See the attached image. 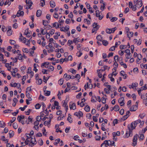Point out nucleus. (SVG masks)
Masks as SVG:
<instances>
[{
    "label": "nucleus",
    "mask_w": 147,
    "mask_h": 147,
    "mask_svg": "<svg viewBox=\"0 0 147 147\" xmlns=\"http://www.w3.org/2000/svg\"><path fill=\"white\" fill-rule=\"evenodd\" d=\"M141 122V120L138 119L132 122L130 125H128V127L129 129L131 128V129H134L136 126L137 125Z\"/></svg>",
    "instance_id": "f257e3e1"
},
{
    "label": "nucleus",
    "mask_w": 147,
    "mask_h": 147,
    "mask_svg": "<svg viewBox=\"0 0 147 147\" xmlns=\"http://www.w3.org/2000/svg\"><path fill=\"white\" fill-rule=\"evenodd\" d=\"M138 136L137 134H136L134 135V137L133 140V146H135L137 144V138Z\"/></svg>",
    "instance_id": "f03ea898"
},
{
    "label": "nucleus",
    "mask_w": 147,
    "mask_h": 147,
    "mask_svg": "<svg viewBox=\"0 0 147 147\" xmlns=\"http://www.w3.org/2000/svg\"><path fill=\"white\" fill-rule=\"evenodd\" d=\"M124 98L123 97L120 98L118 100V102L120 106H123L124 105Z\"/></svg>",
    "instance_id": "7ed1b4c3"
},
{
    "label": "nucleus",
    "mask_w": 147,
    "mask_h": 147,
    "mask_svg": "<svg viewBox=\"0 0 147 147\" xmlns=\"http://www.w3.org/2000/svg\"><path fill=\"white\" fill-rule=\"evenodd\" d=\"M69 26H66L65 27H63L60 28L61 31L66 32L69 29Z\"/></svg>",
    "instance_id": "20e7f679"
},
{
    "label": "nucleus",
    "mask_w": 147,
    "mask_h": 147,
    "mask_svg": "<svg viewBox=\"0 0 147 147\" xmlns=\"http://www.w3.org/2000/svg\"><path fill=\"white\" fill-rule=\"evenodd\" d=\"M69 107L71 109H72L74 110L76 109V104L74 103L71 102L70 103Z\"/></svg>",
    "instance_id": "39448f33"
},
{
    "label": "nucleus",
    "mask_w": 147,
    "mask_h": 147,
    "mask_svg": "<svg viewBox=\"0 0 147 147\" xmlns=\"http://www.w3.org/2000/svg\"><path fill=\"white\" fill-rule=\"evenodd\" d=\"M74 115L77 116L78 117L80 116V117L82 116L83 115V113L81 111H79L78 112H76L74 113Z\"/></svg>",
    "instance_id": "423d86ee"
},
{
    "label": "nucleus",
    "mask_w": 147,
    "mask_h": 147,
    "mask_svg": "<svg viewBox=\"0 0 147 147\" xmlns=\"http://www.w3.org/2000/svg\"><path fill=\"white\" fill-rule=\"evenodd\" d=\"M138 109V107L136 105H134L132 106L130 108V110L131 111H134Z\"/></svg>",
    "instance_id": "0eeeda50"
},
{
    "label": "nucleus",
    "mask_w": 147,
    "mask_h": 147,
    "mask_svg": "<svg viewBox=\"0 0 147 147\" xmlns=\"http://www.w3.org/2000/svg\"><path fill=\"white\" fill-rule=\"evenodd\" d=\"M24 14V12L23 11H20L18 10L17 12L16 16L17 17H19L20 16H22Z\"/></svg>",
    "instance_id": "6e6552de"
},
{
    "label": "nucleus",
    "mask_w": 147,
    "mask_h": 147,
    "mask_svg": "<svg viewBox=\"0 0 147 147\" xmlns=\"http://www.w3.org/2000/svg\"><path fill=\"white\" fill-rule=\"evenodd\" d=\"M138 85V83H137L136 84L135 83H133L131 84V85H129V87L130 89L131 88H134V87H137Z\"/></svg>",
    "instance_id": "1a4fd4ad"
},
{
    "label": "nucleus",
    "mask_w": 147,
    "mask_h": 147,
    "mask_svg": "<svg viewBox=\"0 0 147 147\" xmlns=\"http://www.w3.org/2000/svg\"><path fill=\"white\" fill-rule=\"evenodd\" d=\"M130 112L129 111H127L125 115H124L123 117V120H125L126 119L129 117V114L130 113Z\"/></svg>",
    "instance_id": "9d476101"
},
{
    "label": "nucleus",
    "mask_w": 147,
    "mask_h": 147,
    "mask_svg": "<svg viewBox=\"0 0 147 147\" xmlns=\"http://www.w3.org/2000/svg\"><path fill=\"white\" fill-rule=\"evenodd\" d=\"M67 102H66L65 101H64L62 105V106L63 107H64L65 108L66 111H67L68 108V106L67 105Z\"/></svg>",
    "instance_id": "9b49d317"
},
{
    "label": "nucleus",
    "mask_w": 147,
    "mask_h": 147,
    "mask_svg": "<svg viewBox=\"0 0 147 147\" xmlns=\"http://www.w3.org/2000/svg\"><path fill=\"white\" fill-rule=\"evenodd\" d=\"M143 3L142 1H140L137 4H136L137 7L138 8H139L141 7Z\"/></svg>",
    "instance_id": "f8f14e48"
},
{
    "label": "nucleus",
    "mask_w": 147,
    "mask_h": 147,
    "mask_svg": "<svg viewBox=\"0 0 147 147\" xmlns=\"http://www.w3.org/2000/svg\"><path fill=\"white\" fill-rule=\"evenodd\" d=\"M127 37L129 38V39H130V38L132 37L133 34V33L132 32H127Z\"/></svg>",
    "instance_id": "ddd939ff"
},
{
    "label": "nucleus",
    "mask_w": 147,
    "mask_h": 147,
    "mask_svg": "<svg viewBox=\"0 0 147 147\" xmlns=\"http://www.w3.org/2000/svg\"><path fill=\"white\" fill-rule=\"evenodd\" d=\"M93 27L94 28L98 30L99 29L100 26L98 25L97 24V23L94 22L93 24Z\"/></svg>",
    "instance_id": "4468645a"
},
{
    "label": "nucleus",
    "mask_w": 147,
    "mask_h": 147,
    "mask_svg": "<svg viewBox=\"0 0 147 147\" xmlns=\"http://www.w3.org/2000/svg\"><path fill=\"white\" fill-rule=\"evenodd\" d=\"M104 142L107 146H111V141L110 140H106Z\"/></svg>",
    "instance_id": "2eb2a0df"
},
{
    "label": "nucleus",
    "mask_w": 147,
    "mask_h": 147,
    "mask_svg": "<svg viewBox=\"0 0 147 147\" xmlns=\"http://www.w3.org/2000/svg\"><path fill=\"white\" fill-rule=\"evenodd\" d=\"M26 96L28 99H29L30 101H31L32 100L30 96V93L29 92H26Z\"/></svg>",
    "instance_id": "dca6fc26"
},
{
    "label": "nucleus",
    "mask_w": 147,
    "mask_h": 147,
    "mask_svg": "<svg viewBox=\"0 0 147 147\" xmlns=\"http://www.w3.org/2000/svg\"><path fill=\"white\" fill-rule=\"evenodd\" d=\"M42 11L40 10H38L37 11L36 16L37 17H40Z\"/></svg>",
    "instance_id": "f3484780"
},
{
    "label": "nucleus",
    "mask_w": 147,
    "mask_h": 147,
    "mask_svg": "<svg viewBox=\"0 0 147 147\" xmlns=\"http://www.w3.org/2000/svg\"><path fill=\"white\" fill-rule=\"evenodd\" d=\"M71 115L70 114H68V117L67 119V120L69 121V122L71 123L72 122V119L71 117Z\"/></svg>",
    "instance_id": "a211bd4d"
},
{
    "label": "nucleus",
    "mask_w": 147,
    "mask_h": 147,
    "mask_svg": "<svg viewBox=\"0 0 147 147\" xmlns=\"http://www.w3.org/2000/svg\"><path fill=\"white\" fill-rule=\"evenodd\" d=\"M50 6L52 8L54 7L55 6V2L53 1H51L50 2Z\"/></svg>",
    "instance_id": "6ab92c4d"
},
{
    "label": "nucleus",
    "mask_w": 147,
    "mask_h": 147,
    "mask_svg": "<svg viewBox=\"0 0 147 147\" xmlns=\"http://www.w3.org/2000/svg\"><path fill=\"white\" fill-rule=\"evenodd\" d=\"M45 67L48 68V69H50L52 71H53L54 70V67L53 66H45Z\"/></svg>",
    "instance_id": "aec40b11"
},
{
    "label": "nucleus",
    "mask_w": 147,
    "mask_h": 147,
    "mask_svg": "<svg viewBox=\"0 0 147 147\" xmlns=\"http://www.w3.org/2000/svg\"><path fill=\"white\" fill-rule=\"evenodd\" d=\"M5 126V123L3 121H0V127H3Z\"/></svg>",
    "instance_id": "412c9836"
},
{
    "label": "nucleus",
    "mask_w": 147,
    "mask_h": 147,
    "mask_svg": "<svg viewBox=\"0 0 147 147\" xmlns=\"http://www.w3.org/2000/svg\"><path fill=\"white\" fill-rule=\"evenodd\" d=\"M26 3L27 4H28V6L31 7L32 6V2L30 0H29L28 2L27 0L26 1Z\"/></svg>",
    "instance_id": "4be33fe9"
},
{
    "label": "nucleus",
    "mask_w": 147,
    "mask_h": 147,
    "mask_svg": "<svg viewBox=\"0 0 147 147\" xmlns=\"http://www.w3.org/2000/svg\"><path fill=\"white\" fill-rule=\"evenodd\" d=\"M84 109L86 111L88 112L90 111V108L89 106L87 105L85 107Z\"/></svg>",
    "instance_id": "5701e85b"
},
{
    "label": "nucleus",
    "mask_w": 147,
    "mask_h": 147,
    "mask_svg": "<svg viewBox=\"0 0 147 147\" xmlns=\"http://www.w3.org/2000/svg\"><path fill=\"white\" fill-rule=\"evenodd\" d=\"M27 31L26 32V30H25V34L26 35L27 37H29L31 35V34L30 32H28V30H27Z\"/></svg>",
    "instance_id": "b1692460"
},
{
    "label": "nucleus",
    "mask_w": 147,
    "mask_h": 147,
    "mask_svg": "<svg viewBox=\"0 0 147 147\" xmlns=\"http://www.w3.org/2000/svg\"><path fill=\"white\" fill-rule=\"evenodd\" d=\"M96 38L98 41H101L102 40V38L101 36L100 35H98L96 37Z\"/></svg>",
    "instance_id": "393cba45"
},
{
    "label": "nucleus",
    "mask_w": 147,
    "mask_h": 147,
    "mask_svg": "<svg viewBox=\"0 0 147 147\" xmlns=\"http://www.w3.org/2000/svg\"><path fill=\"white\" fill-rule=\"evenodd\" d=\"M5 66L7 68L8 70L9 71L11 70V66H9V64L6 63L5 64Z\"/></svg>",
    "instance_id": "a878e982"
},
{
    "label": "nucleus",
    "mask_w": 147,
    "mask_h": 147,
    "mask_svg": "<svg viewBox=\"0 0 147 147\" xmlns=\"http://www.w3.org/2000/svg\"><path fill=\"white\" fill-rule=\"evenodd\" d=\"M50 63L49 62H45L42 63L41 67H45V66L50 65Z\"/></svg>",
    "instance_id": "bb28decb"
},
{
    "label": "nucleus",
    "mask_w": 147,
    "mask_h": 147,
    "mask_svg": "<svg viewBox=\"0 0 147 147\" xmlns=\"http://www.w3.org/2000/svg\"><path fill=\"white\" fill-rule=\"evenodd\" d=\"M53 27H55L56 28H59V25L58 23L57 22H55L53 24Z\"/></svg>",
    "instance_id": "cd10ccee"
},
{
    "label": "nucleus",
    "mask_w": 147,
    "mask_h": 147,
    "mask_svg": "<svg viewBox=\"0 0 147 147\" xmlns=\"http://www.w3.org/2000/svg\"><path fill=\"white\" fill-rule=\"evenodd\" d=\"M10 138L13 137L14 135V132L11 130H10L9 131Z\"/></svg>",
    "instance_id": "c85d7f7f"
},
{
    "label": "nucleus",
    "mask_w": 147,
    "mask_h": 147,
    "mask_svg": "<svg viewBox=\"0 0 147 147\" xmlns=\"http://www.w3.org/2000/svg\"><path fill=\"white\" fill-rule=\"evenodd\" d=\"M113 109L115 111H119V106L118 105H115Z\"/></svg>",
    "instance_id": "c756f323"
},
{
    "label": "nucleus",
    "mask_w": 147,
    "mask_h": 147,
    "mask_svg": "<svg viewBox=\"0 0 147 147\" xmlns=\"http://www.w3.org/2000/svg\"><path fill=\"white\" fill-rule=\"evenodd\" d=\"M96 98V97L95 96H92L91 99V101L92 102H95L96 101L95 99Z\"/></svg>",
    "instance_id": "7c9ffc66"
},
{
    "label": "nucleus",
    "mask_w": 147,
    "mask_h": 147,
    "mask_svg": "<svg viewBox=\"0 0 147 147\" xmlns=\"http://www.w3.org/2000/svg\"><path fill=\"white\" fill-rule=\"evenodd\" d=\"M80 40L78 38L74 39L73 41L74 43H77L78 42H80Z\"/></svg>",
    "instance_id": "2f4dec72"
},
{
    "label": "nucleus",
    "mask_w": 147,
    "mask_h": 147,
    "mask_svg": "<svg viewBox=\"0 0 147 147\" xmlns=\"http://www.w3.org/2000/svg\"><path fill=\"white\" fill-rule=\"evenodd\" d=\"M1 139L3 141H5L7 143L8 142V140L6 139L5 136H3L1 138Z\"/></svg>",
    "instance_id": "473e14b6"
},
{
    "label": "nucleus",
    "mask_w": 147,
    "mask_h": 147,
    "mask_svg": "<svg viewBox=\"0 0 147 147\" xmlns=\"http://www.w3.org/2000/svg\"><path fill=\"white\" fill-rule=\"evenodd\" d=\"M37 65H38L36 63H34V65L33 70L35 71V72H36L38 71V69L36 68V67Z\"/></svg>",
    "instance_id": "72a5a7b5"
},
{
    "label": "nucleus",
    "mask_w": 147,
    "mask_h": 147,
    "mask_svg": "<svg viewBox=\"0 0 147 147\" xmlns=\"http://www.w3.org/2000/svg\"><path fill=\"white\" fill-rule=\"evenodd\" d=\"M44 93L45 94L46 96H49L50 94V92L49 91H47L45 92V90H44Z\"/></svg>",
    "instance_id": "f704fd0d"
},
{
    "label": "nucleus",
    "mask_w": 147,
    "mask_h": 147,
    "mask_svg": "<svg viewBox=\"0 0 147 147\" xmlns=\"http://www.w3.org/2000/svg\"><path fill=\"white\" fill-rule=\"evenodd\" d=\"M127 46L126 45H121L120 46V48L121 49H126Z\"/></svg>",
    "instance_id": "c9c22d12"
},
{
    "label": "nucleus",
    "mask_w": 147,
    "mask_h": 147,
    "mask_svg": "<svg viewBox=\"0 0 147 147\" xmlns=\"http://www.w3.org/2000/svg\"><path fill=\"white\" fill-rule=\"evenodd\" d=\"M60 140L59 138H58L57 139H56L55 140V142L54 143V144L55 145H57V144L59 143V142H60Z\"/></svg>",
    "instance_id": "e433bc0d"
},
{
    "label": "nucleus",
    "mask_w": 147,
    "mask_h": 147,
    "mask_svg": "<svg viewBox=\"0 0 147 147\" xmlns=\"http://www.w3.org/2000/svg\"><path fill=\"white\" fill-rule=\"evenodd\" d=\"M12 31L11 30H8L7 32V34L8 36H10L12 34Z\"/></svg>",
    "instance_id": "4c0bfd02"
},
{
    "label": "nucleus",
    "mask_w": 147,
    "mask_h": 147,
    "mask_svg": "<svg viewBox=\"0 0 147 147\" xmlns=\"http://www.w3.org/2000/svg\"><path fill=\"white\" fill-rule=\"evenodd\" d=\"M63 79H60L59 81H58V83L60 85H61L63 84Z\"/></svg>",
    "instance_id": "58836bf2"
},
{
    "label": "nucleus",
    "mask_w": 147,
    "mask_h": 147,
    "mask_svg": "<svg viewBox=\"0 0 147 147\" xmlns=\"http://www.w3.org/2000/svg\"><path fill=\"white\" fill-rule=\"evenodd\" d=\"M103 44L105 46H107L108 44V42L107 41L105 40H103L102 41Z\"/></svg>",
    "instance_id": "ea45409f"
},
{
    "label": "nucleus",
    "mask_w": 147,
    "mask_h": 147,
    "mask_svg": "<svg viewBox=\"0 0 147 147\" xmlns=\"http://www.w3.org/2000/svg\"><path fill=\"white\" fill-rule=\"evenodd\" d=\"M18 58L20 60H22V55L20 54H18Z\"/></svg>",
    "instance_id": "a19ab883"
},
{
    "label": "nucleus",
    "mask_w": 147,
    "mask_h": 147,
    "mask_svg": "<svg viewBox=\"0 0 147 147\" xmlns=\"http://www.w3.org/2000/svg\"><path fill=\"white\" fill-rule=\"evenodd\" d=\"M40 5L43 7L45 5V1L44 0H41L40 1Z\"/></svg>",
    "instance_id": "79ce46f5"
},
{
    "label": "nucleus",
    "mask_w": 147,
    "mask_h": 147,
    "mask_svg": "<svg viewBox=\"0 0 147 147\" xmlns=\"http://www.w3.org/2000/svg\"><path fill=\"white\" fill-rule=\"evenodd\" d=\"M13 127L14 129H16L18 127L17 124L16 123H14L13 125Z\"/></svg>",
    "instance_id": "37998d69"
},
{
    "label": "nucleus",
    "mask_w": 147,
    "mask_h": 147,
    "mask_svg": "<svg viewBox=\"0 0 147 147\" xmlns=\"http://www.w3.org/2000/svg\"><path fill=\"white\" fill-rule=\"evenodd\" d=\"M140 67L142 68H145L146 69H147V64H145V65H144L143 64H141L140 65Z\"/></svg>",
    "instance_id": "c03bdc74"
},
{
    "label": "nucleus",
    "mask_w": 147,
    "mask_h": 147,
    "mask_svg": "<svg viewBox=\"0 0 147 147\" xmlns=\"http://www.w3.org/2000/svg\"><path fill=\"white\" fill-rule=\"evenodd\" d=\"M41 33L43 35L45 34L47 32V31H44V30L42 28H41Z\"/></svg>",
    "instance_id": "a18cd8bd"
},
{
    "label": "nucleus",
    "mask_w": 147,
    "mask_h": 147,
    "mask_svg": "<svg viewBox=\"0 0 147 147\" xmlns=\"http://www.w3.org/2000/svg\"><path fill=\"white\" fill-rule=\"evenodd\" d=\"M87 86V88H91L92 87V85L91 84H88V83L87 82L86 84Z\"/></svg>",
    "instance_id": "49530a36"
},
{
    "label": "nucleus",
    "mask_w": 147,
    "mask_h": 147,
    "mask_svg": "<svg viewBox=\"0 0 147 147\" xmlns=\"http://www.w3.org/2000/svg\"><path fill=\"white\" fill-rule=\"evenodd\" d=\"M38 142L40 146H42L43 144V141L42 139H40Z\"/></svg>",
    "instance_id": "de8ad7c7"
},
{
    "label": "nucleus",
    "mask_w": 147,
    "mask_h": 147,
    "mask_svg": "<svg viewBox=\"0 0 147 147\" xmlns=\"http://www.w3.org/2000/svg\"><path fill=\"white\" fill-rule=\"evenodd\" d=\"M26 137H27V138L26 140L28 142H29V140H28V139L31 138V135L29 134H26Z\"/></svg>",
    "instance_id": "09e8293b"
},
{
    "label": "nucleus",
    "mask_w": 147,
    "mask_h": 147,
    "mask_svg": "<svg viewBox=\"0 0 147 147\" xmlns=\"http://www.w3.org/2000/svg\"><path fill=\"white\" fill-rule=\"evenodd\" d=\"M145 115V114L144 113H143L140 114L139 115V117H140V118L142 119L143 118Z\"/></svg>",
    "instance_id": "8fccbe9b"
},
{
    "label": "nucleus",
    "mask_w": 147,
    "mask_h": 147,
    "mask_svg": "<svg viewBox=\"0 0 147 147\" xmlns=\"http://www.w3.org/2000/svg\"><path fill=\"white\" fill-rule=\"evenodd\" d=\"M36 121H38L39 122L41 121V117H40L39 116H37L36 117Z\"/></svg>",
    "instance_id": "3c124183"
},
{
    "label": "nucleus",
    "mask_w": 147,
    "mask_h": 147,
    "mask_svg": "<svg viewBox=\"0 0 147 147\" xmlns=\"http://www.w3.org/2000/svg\"><path fill=\"white\" fill-rule=\"evenodd\" d=\"M2 30L3 32H5L6 31L7 29L5 27V26H3L2 27Z\"/></svg>",
    "instance_id": "603ef678"
},
{
    "label": "nucleus",
    "mask_w": 147,
    "mask_h": 147,
    "mask_svg": "<svg viewBox=\"0 0 147 147\" xmlns=\"http://www.w3.org/2000/svg\"><path fill=\"white\" fill-rule=\"evenodd\" d=\"M64 22V21L61 19H60L59 21V25L60 26H61V24H63Z\"/></svg>",
    "instance_id": "864d4df0"
},
{
    "label": "nucleus",
    "mask_w": 147,
    "mask_h": 147,
    "mask_svg": "<svg viewBox=\"0 0 147 147\" xmlns=\"http://www.w3.org/2000/svg\"><path fill=\"white\" fill-rule=\"evenodd\" d=\"M12 111V110L8 109L4 111L3 112L5 113H10Z\"/></svg>",
    "instance_id": "5fc2aeb1"
},
{
    "label": "nucleus",
    "mask_w": 147,
    "mask_h": 147,
    "mask_svg": "<svg viewBox=\"0 0 147 147\" xmlns=\"http://www.w3.org/2000/svg\"><path fill=\"white\" fill-rule=\"evenodd\" d=\"M67 41V40L64 39L63 40V41L61 42L60 40H59V42H60L61 44L62 45H64L65 44V43Z\"/></svg>",
    "instance_id": "6e6d98bb"
},
{
    "label": "nucleus",
    "mask_w": 147,
    "mask_h": 147,
    "mask_svg": "<svg viewBox=\"0 0 147 147\" xmlns=\"http://www.w3.org/2000/svg\"><path fill=\"white\" fill-rule=\"evenodd\" d=\"M27 107V106L26 105L24 106L23 107H20L19 108V109H21V111H24L26 107Z\"/></svg>",
    "instance_id": "4d7b16f0"
},
{
    "label": "nucleus",
    "mask_w": 147,
    "mask_h": 147,
    "mask_svg": "<svg viewBox=\"0 0 147 147\" xmlns=\"http://www.w3.org/2000/svg\"><path fill=\"white\" fill-rule=\"evenodd\" d=\"M125 57L127 59H129L131 57V54H126L125 55Z\"/></svg>",
    "instance_id": "13d9d810"
},
{
    "label": "nucleus",
    "mask_w": 147,
    "mask_h": 147,
    "mask_svg": "<svg viewBox=\"0 0 147 147\" xmlns=\"http://www.w3.org/2000/svg\"><path fill=\"white\" fill-rule=\"evenodd\" d=\"M17 84V83H11L10 84V86L12 87H16V85Z\"/></svg>",
    "instance_id": "bf43d9fd"
},
{
    "label": "nucleus",
    "mask_w": 147,
    "mask_h": 147,
    "mask_svg": "<svg viewBox=\"0 0 147 147\" xmlns=\"http://www.w3.org/2000/svg\"><path fill=\"white\" fill-rule=\"evenodd\" d=\"M36 143H35V142H31L29 144V146H31V147H32L33 146H34V145H35V144H36Z\"/></svg>",
    "instance_id": "052dcab7"
},
{
    "label": "nucleus",
    "mask_w": 147,
    "mask_h": 147,
    "mask_svg": "<svg viewBox=\"0 0 147 147\" xmlns=\"http://www.w3.org/2000/svg\"><path fill=\"white\" fill-rule=\"evenodd\" d=\"M117 18L115 17L112 18L111 20V21L112 22H114L117 20Z\"/></svg>",
    "instance_id": "680f3d73"
},
{
    "label": "nucleus",
    "mask_w": 147,
    "mask_h": 147,
    "mask_svg": "<svg viewBox=\"0 0 147 147\" xmlns=\"http://www.w3.org/2000/svg\"><path fill=\"white\" fill-rule=\"evenodd\" d=\"M99 11L98 10H97L96 11V17H98L100 15Z\"/></svg>",
    "instance_id": "e2e57ef3"
},
{
    "label": "nucleus",
    "mask_w": 147,
    "mask_h": 147,
    "mask_svg": "<svg viewBox=\"0 0 147 147\" xmlns=\"http://www.w3.org/2000/svg\"><path fill=\"white\" fill-rule=\"evenodd\" d=\"M116 47L115 46H113L111 47L109 49V50L110 51H113L115 49V48Z\"/></svg>",
    "instance_id": "0e129e2a"
},
{
    "label": "nucleus",
    "mask_w": 147,
    "mask_h": 147,
    "mask_svg": "<svg viewBox=\"0 0 147 147\" xmlns=\"http://www.w3.org/2000/svg\"><path fill=\"white\" fill-rule=\"evenodd\" d=\"M58 17L59 16L58 14L56 12H55L54 15V17L55 18L57 19Z\"/></svg>",
    "instance_id": "69168bd1"
},
{
    "label": "nucleus",
    "mask_w": 147,
    "mask_h": 147,
    "mask_svg": "<svg viewBox=\"0 0 147 147\" xmlns=\"http://www.w3.org/2000/svg\"><path fill=\"white\" fill-rule=\"evenodd\" d=\"M40 105L39 104H38L35 105V107L36 109H38L40 108Z\"/></svg>",
    "instance_id": "338daca9"
},
{
    "label": "nucleus",
    "mask_w": 147,
    "mask_h": 147,
    "mask_svg": "<svg viewBox=\"0 0 147 147\" xmlns=\"http://www.w3.org/2000/svg\"><path fill=\"white\" fill-rule=\"evenodd\" d=\"M55 32V30L54 29H52L50 31L49 33L50 34L52 35L54 34Z\"/></svg>",
    "instance_id": "774afa93"
}]
</instances>
